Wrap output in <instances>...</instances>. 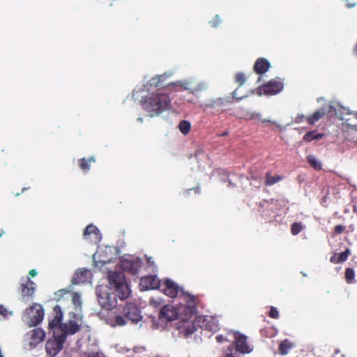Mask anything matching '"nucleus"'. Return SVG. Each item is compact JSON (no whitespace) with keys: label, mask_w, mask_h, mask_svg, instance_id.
<instances>
[{"label":"nucleus","mask_w":357,"mask_h":357,"mask_svg":"<svg viewBox=\"0 0 357 357\" xmlns=\"http://www.w3.org/2000/svg\"><path fill=\"white\" fill-rule=\"evenodd\" d=\"M45 337V331L39 328H34L26 334V338L29 340V344L34 347L43 342Z\"/></svg>","instance_id":"nucleus-10"},{"label":"nucleus","mask_w":357,"mask_h":357,"mask_svg":"<svg viewBox=\"0 0 357 357\" xmlns=\"http://www.w3.org/2000/svg\"><path fill=\"white\" fill-rule=\"evenodd\" d=\"M95 162L96 159L94 157H90L89 158H82L78 160L79 168L85 172H88L90 170L91 163Z\"/></svg>","instance_id":"nucleus-22"},{"label":"nucleus","mask_w":357,"mask_h":357,"mask_svg":"<svg viewBox=\"0 0 357 357\" xmlns=\"http://www.w3.org/2000/svg\"><path fill=\"white\" fill-rule=\"evenodd\" d=\"M123 317L118 315L116 317V323L119 326L126 324V318L132 323H137L142 319L140 310L137 305L132 303H127L123 310Z\"/></svg>","instance_id":"nucleus-3"},{"label":"nucleus","mask_w":357,"mask_h":357,"mask_svg":"<svg viewBox=\"0 0 357 357\" xmlns=\"http://www.w3.org/2000/svg\"><path fill=\"white\" fill-rule=\"evenodd\" d=\"M356 119H357V116H356Z\"/></svg>","instance_id":"nucleus-54"},{"label":"nucleus","mask_w":357,"mask_h":357,"mask_svg":"<svg viewBox=\"0 0 357 357\" xmlns=\"http://www.w3.org/2000/svg\"><path fill=\"white\" fill-rule=\"evenodd\" d=\"M221 22V19L218 15H216L210 22L209 24L213 27H218Z\"/></svg>","instance_id":"nucleus-34"},{"label":"nucleus","mask_w":357,"mask_h":357,"mask_svg":"<svg viewBox=\"0 0 357 357\" xmlns=\"http://www.w3.org/2000/svg\"><path fill=\"white\" fill-rule=\"evenodd\" d=\"M354 54H356V56H357V43H356V46H355V47H354Z\"/></svg>","instance_id":"nucleus-50"},{"label":"nucleus","mask_w":357,"mask_h":357,"mask_svg":"<svg viewBox=\"0 0 357 357\" xmlns=\"http://www.w3.org/2000/svg\"><path fill=\"white\" fill-rule=\"evenodd\" d=\"M160 286V280L156 275H149L140 279L139 287L143 291L158 289Z\"/></svg>","instance_id":"nucleus-8"},{"label":"nucleus","mask_w":357,"mask_h":357,"mask_svg":"<svg viewBox=\"0 0 357 357\" xmlns=\"http://www.w3.org/2000/svg\"><path fill=\"white\" fill-rule=\"evenodd\" d=\"M96 294L98 301L103 308L110 310L115 305V296L109 294L102 287L97 288Z\"/></svg>","instance_id":"nucleus-6"},{"label":"nucleus","mask_w":357,"mask_h":357,"mask_svg":"<svg viewBox=\"0 0 357 357\" xmlns=\"http://www.w3.org/2000/svg\"><path fill=\"white\" fill-rule=\"evenodd\" d=\"M185 329H186V331H185L186 335H191L195 331V326H194L193 324L189 323L188 326L185 328Z\"/></svg>","instance_id":"nucleus-38"},{"label":"nucleus","mask_w":357,"mask_h":357,"mask_svg":"<svg viewBox=\"0 0 357 357\" xmlns=\"http://www.w3.org/2000/svg\"><path fill=\"white\" fill-rule=\"evenodd\" d=\"M54 310L56 312V314L54 318L49 321V328L50 330H54L56 328L58 331H61V325L63 324L61 323L63 314L59 305H56L54 307Z\"/></svg>","instance_id":"nucleus-15"},{"label":"nucleus","mask_w":357,"mask_h":357,"mask_svg":"<svg viewBox=\"0 0 357 357\" xmlns=\"http://www.w3.org/2000/svg\"><path fill=\"white\" fill-rule=\"evenodd\" d=\"M235 350L242 354L250 353L251 351L247 343L246 336L242 335L236 338Z\"/></svg>","instance_id":"nucleus-17"},{"label":"nucleus","mask_w":357,"mask_h":357,"mask_svg":"<svg viewBox=\"0 0 357 357\" xmlns=\"http://www.w3.org/2000/svg\"><path fill=\"white\" fill-rule=\"evenodd\" d=\"M26 324L29 327L38 325L43 319L44 310L43 306L38 303H33L24 312Z\"/></svg>","instance_id":"nucleus-4"},{"label":"nucleus","mask_w":357,"mask_h":357,"mask_svg":"<svg viewBox=\"0 0 357 357\" xmlns=\"http://www.w3.org/2000/svg\"><path fill=\"white\" fill-rule=\"evenodd\" d=\"M181 296L187 303L189 307L195 308L196 307L197 299V296L185 291L182 289H181Z\"/></svg>","instance_id":"nucleus-21"},{"label":"nucleus","mask_w":357,"mask_h":357,"mask_svg":"<svg viewBox=\"0 0 357 357\" xmlns=\"http://www.w3.org/2000/svg\"><path fill=\"white\" fill-rule=\"evenodd\" d=\"M83 236L91 243H97L101 240V234L99 229L92 224L89 225L85 228Z\"/></svg>","instance_id":"nucleus-9"},{"label":"nucleus","mask_w":357,"mask_h":357,"mask_svg":"<svg viewBox=\"0 0 357 357\" xmlns=\"http://www.w3.org/2000/svg\"><path fill=\"white\" fill-rule=\"evenodd\" d=\"M303 229V225L301 222H294L291 225V231L293 235L298 234Z\"/></svg>","instance_id":"nucleus-30"},{"label":"nucleus","mask_w":357,"mask_h":357,"mask_svg":"<svg viewBox=\"0 0 357 357\" xmlns=\"http://www.w3.org/2000/svg\"><path fill=\"white\" fill-rule=\"evenodd\" d=\"M225 104V100L223 98H218L217 100H214L211 102L206 104V107L213 109H218L219 107H222Z\"/></svg>","instance_id":"nucleus-29"},{"label":"nucleus","mask_w":357,"mask_h":357,"mask_svg":"<svg viewBox=\"0 0 357 357\" xmlns=\"http://www.w3.org/2000/svg\"><path fill=\"white\" fill-rule=\"evenodd\" d=\"M306 118H307V116H305L303 114H298L296 116V117L295 119V122L297 123H301L303 122L304 121H306Z\"/></svg>","instance_id":"nucleus-40"},{"label":"nucleus","mask_w":357,"mask_h":357,"mask_svg":"<svg viewBox=\"0 0 357 357\" xmlns=\"http://www.w3.org/2000/svg\"><path fill=\"white\" fill-rule=\"evenodd\" d=\"M294 347V344L289 340H282L279 344V351L282 355L287 354Z\"/></svg>","instance_id":"nucleus-23"},{"label":"nucleus","mask_w":357,"mask_h":357,"mask_svg":"<svg viewBox=\"0 0 357 357\" xmlns=\"http://www.w3.org/2000/svg\"><path fill=\"white\" fill-rule=\"evenodd\" d=\"M283 83L280 78L273 79L260 87L265 95L272 96L280 93L283 89Z\"/></svg>","instance_id":"nucleus-7"},{"label":"nucleus","mask_w":357,"mask_h":357,"mask_svg":"<svg viewBox=\"0 0 357 357\" xmlns=\"http://www.w3.org/2000/svg\"><path fill=\"white\" fill-rule=\"evenodd\" d=\"M327 111L325 108H320L315 111L312 115L306 118L307 123L310 125H314L318 121L324 118L326 114Z\"/></svg>","instance_id":"nucleus-20"},{"label":"nucleus","mask_w":357,"mask_h":357,"mask_svg":"<svg viewBox=\"0 0 357 357\" xmlns=\"http://www.w3.org/2000/svg\"><path fill=\"white\" fill-rule=\"evenodd\" d=\"M347 128L349 130V129H351V130H353L354 131H356L357 132V124L356 123H347Z\"/></svg>","instance_id":"nucleus-42"},{"label":"nucleus","mask_w":357,"mask_h":357,"mask_svg":"<svg viewBox=\"0 0 357 357\" xmlns=\"http://www.w3.org/2000/svg\"><path fill=\"white\" fill-rule=\"evenodd\" d=\"M178 128L181 132L184 135H186L190 131L191 124L189 121L183 120L179 123Z\"/></svg>","instance_id":"nucleus-28"},{"label":"nucleus","mask_w":357,"mask_h":357,"mask_svg":"<svg viewBox=\"0 0 357 357\" xmlns=\"http://www.w3.org/2000/svg\"><path fill=\"white\" fill-rule=\"evenodd\" d=\"M324 134L318 133L316 130L307 132L303 135V139L305 142H310L312 140H319L323 138Z\"/></svg>","instance_id":"nucleus-25"},{"label":"nucleus","mask_w":357,"mask_h":357,"mask_svg":"<svg viewBox=\"0 0 357 357\" xmlns=\"http://www.w3.org/2000/svg\"><path fill=\"white\" fill-rule=\"evenodd\" d=\"M245 76L243 73H238L235 75V81L239 86H242L245 82Z\"/></svg>","instance_id":"nucleus-32"},{"label":"nucleus","mask_w":357,"mask_h":357,"mask_svg":"<svg viewBox=\"0 0 357 357\" xmlns=\"http://www.w3.org/2000/svg\"><path fill=\"white\" fill-rule=\"evenodd\" d=\"M215 340L218 343H222L226 340V338L222 335H218L215 337Z\"/></svg>","instance_id":"nucleus-43"},{"label":"nucleus","mask_w":357,"mask_h":357,"mask_svg":"<svg viewBox=\"0 0 357 357\" xmlns=\"http://www.w3.org/2000/svg\"><path fill=\"white\" fill-rule=\"evenodd\" d=\"M36 291V284L29 278L25 283L21 284V294L24 301H29L32 298Z\"/></svg>","instance_id":"nucleus-12"},{"label":"nucleus","mask_w":357,"mask_h":357,"mask_svg":"<svg viewBox=\"0 0 357 357\" xmlns=\"http://www.w3.org/2000/svg\"><path fill=\"white\" fill-rule=\"evenodd\" d=\"M160 77H161V76H158V77H153V78L152 79V83H151V84H155V86H158V82L160 81Z\"/></svg>","instance_id":"nucleus-45"},{"label":"nucleus","mask_w":357,"mask_h":357,"mask_svg":"<svg viewBox=\"0 0 357 357\" xmlns=\"http://www.w3.org/2000/svg\"><path fill=\"white\" fill-rule=\"evenodd\" d=\"M307 161L310 164V165L313 167L315 170H321V164L319 161L316 158L314 155H309L307 157Z\"/></svg>","instance_id":"nucleus-27"},{"label":"nucleus","mask_w":357,"mask_h":357,"mask_svg":"<svg viewBox=\"0 0 357 357\" xmlns=\"http://www.w3.org/2000/svg\"><path fill=\"white\" fill-rule=\"evenodd\" d=\"M229 98V99H231V98ZM227 102H231V100H227Z\"/></svg>","instance_id":"nucleus-53"},{"label":"nucleus","mask_w":357,"mask_h":357,"mask_svg":"<svg viewBox=\"0 0 357 357\" xmlns=\"http://www.w3.org/2000/svg\"><path fill=\"white\" fill-rule=\"evenodd\" d=\"M228 135V132H225L224 133L222 134V136H226Z\"/></svg>","instance_id":"nucleus-51"},{"label":"nucleus","mask_w":357,"mask_h":357,"mask_svg":"<svg viewBox=\"0 0 357 357\" xmlns=\"http://www.w3.org/2000/svg\"><path fill=\"white\" fill-rule=\"evenodd\" d=\"M345 229V227L341 225H336L334 228V231L336 234H342Z\"/></svg>","instance_id":"nucleus-39"},{"label":"nucleus","mask_w":357,"mask_h":357,"mask_svg":"<svg viewBox=\"0 0 357 357\" xmlns=\"http://www.w3.org/2000/svg\"><path fill=\"white\" fill-rule=\"evenodd\" d=\"M271 65L268 61L264 58H259L254 65V70L256 73L261 75L267 72Z\"/></svg>","instance_id":"nucleus-18"},{"label":"nucleus","mask_w":357,"mask_h":357,"mask_svg":"<svg viewBox=\"0 0 357 357\" xmlns=\"http://www.w3.org/2000/svg\"><path fill=\"white\" fill-rule=\"evenodd\" d=\"M234 349L232 345H230L225 350V356L227 357H236L234 353Z\"/></svg>","instance_id":"nucleus-37"},{"label":"nucleus","mask_w":357,"mask_h":357,"mask_svg":"<svg viewBox=\"0 0 357 357\" xmlns=\"http://www.w3.org/2000/svg\"><path fill=\"white\" fill-rule=\"evenodd\" d=\"M347 8H352L356 6V3L354 0H345Z\"/></svg>","instance_id":"nucleus-41"},{"label":"nucleus","mask_w":357,"mask_h":357,"mask_svg":"<svg viewBox=\"0 0 357 357\" xmlns=\"http://www.w3.org/2000/svg\"><path fill=\"white\" fill-rule=\"evenodd\" d=\"M283 179V176L280 175L272 176L271 172H266L265 174V185L271 186L276 183L281 181Z\"/></svg>","instance_id":"nucleus-24"},{"label":"nucleus","mask_w":357,"mask_h":357,"mask_svg":"<svg viewBox=\"0 0 357 357\" xmlns=\"http://www.w3.org/2000/svg\"><path fill=\"white\" fill-rule=\"evenodd\" d=\"M65 341V335H56V331H54V340H48L45 344L47 354L52 357L56 356L63 349Z\"/></svg>","instance_id":"nucleus-5"},{"label":"nucleus","mask_w":357,"mask_h":357,"mask_svg":"<svg viewBox=\"0 0 357 357\" xmlns=\"http://www.w3.org/2000/svg\"><path fill=\"white\" fill-rule=\"evenodd\" d=\"M231 94H232L231 98L236 99L237 100H240L243 98V96H241V97L238 96L237 90L234 91Z\"/></svg>","instance_id":"nucleus-44"},{"label":"nucleus","mask_w":357,"mask_h":357,"mask_svg":"<svg viewBox=\"0 0 357 357\" xmlns=\"http://www.w3.org/2000/svg\"><path fill=\"white\" fill-rule=\"evenodd\" d=\"M72 301L76 306H80L82 304L80 296L77 292L73 294Z\"/></svg>","instance_id":"nucleus-33"},{"label":"nucleus","mask_w":357,"mask_h":357,"mask_svg":"<svg viewBox=\"0 0 357 357\" xmlns=\"http://www.w3.org/2000/svg\"><path fill=\"white\" fill-rule=\"evenodd\" d=\"M268 316L273 319H278L279 317V312L277 308L274 307H271Z\"/></svg>","instance_id":"nucleus-35"},{"label":"nucleus","mask_w":357,"mask_h":357,"mask_svg":"<svg viewBox=\"0 0 357 357\" xmlns=\"http://www.w3.org/2000/svg\"><path fill=\"white\" fill-rule=\"evenodd\" d=\"M177 318L178 313L172 306L165 305L160 311L159 319L160 320L173 321Z\"/></svg>","instance_id":"nucleus-13"},{"label":"nucleus","mask_w":357,"mask_h":357,"mask_svg":"<svg viewBox=\"0 0 357 357\" xmlns=\"http://www.w3.org/2000/svg\"><path fill=\"white\" fill-rule=\"evenodd\" d=\"M141 262L139 261L126 260L123 262L124 270L128 271L132 275L138 273L141 268Z\"/></svg>","instance_id":"nucleus-19"},{"label":"nucleus","mask_w":357,"mask_h":357,"mask_svg":"<svg viewBox=\"0 0 357 357\" xmlns=\"http://www.w3.org/2000/svg\"><path fill=\"white\" fill-rule=\"evenodd\" d=\"M29 274L31 277H35L37 275V271L35 269H32L29 271Z\"/></svg>","instance_id":"nucleus-47"},{"label":"nucleus","mask_w":357,"mask_h":357,"mask_svg":"<svg viewBox=\"0 0 357 357\" xmlns=\"http://www.w3.org/2000/svg\"><path fill=\"white\" fill-rule=\"evenodd\" d=\"M80 330V325H79L75 321H70L68 323L61 325L60 335H65V340L68 335H73Z\"/></svg>","instance_id":"nucleus-14"},{"label":"nucleus","mask_w":357,"mask_h":357,"mask_svg":"<svg viewBox=\"0 0 357 357\" xmlns=\"http://www.w3.org/2000/svg\"><path fill=\"white\" fill-rule=\"evenodd\" d=\"M354 271L351 268H347L345 270V279L348 283H351L354 279Z\"/></svg>","instance_id":"nucleus-31"},{"label":"nucleus","mask_w":357,"mask_h":357,"mask_svg":"<svg viewBox=\"0 0 357 357\" xmlns=\"http://www.w3.org/2000/svg\"><path fill=\"white\" fill-rule=\"evenodd\" d=\"M91 273L88 269H78L72 280L73 284L86 282L91 277Z\"/></svg>","instance_id":"nucleus-16"},{"label":"nucleus","mask_w":357,"mask_h":357,"mask_svg":"<svg viewBox=\"0 0 357 357\" xmlns=\"http://www.w3.org/2000/svg\"><path fill=\"white\" fill-rule=\"evenodd\" d=\"M349 251L347 249L344 252H342L337 255H334L331 257V262L333 264H339L345 261L349 256Z\"/></svg>","instance_id":"nucleus-26"},{"label":"nucleus","mask_w":357,"mask_h":357,"mask_svg":"<svg viewBox=\"0 0 357 357\" xmlns=\"http://www.w3.org/2000/svg\"><path fill=\"white\" fill-rule=\"evenodd\" d=\"M87 357H99V355L97 352H89L86 354Z\"/></svg>","instance_id":"nucleus-46"},{"label":"nucleus","mask_w":357,"mask_h":357,"mask_svg":"<svg viewBox=\"0 0 357 357\" xmlns=\"http://www.w3.org/2000/svg\"><path fill=\"white\" fill-rule=\"evenodd\" d=\"M194 190H195V192H197V193H200V192H201L200 188L199 187L195 188Z\"/></svg>","instance_id":"nucleus-49"},{"label":"nucleus","mask_w":357,"mask_h":357,"mask_svg":"<svg viewBox=\"0 0 357 357\" xmlns=\"http://www.w3.org/2000/svg\"><path fill=\"white\" fill-rule=\"evenodd\" d=\"M142 107L150 116L153 117L169 109L171 100L165 93H153L143 97L141 100Z\"/></svg>","instance_id":"nucleus-1"},{"label":"nucleus","mask_w":357,"mask_h":357,"mask_svg":"<svg viewBox=\"0 0 357 357\" xmlns=\"http://www.w3.org/2000/svg\"><path fill=\"white\" fill-rule=\"evenodd\" d=\"M162 291L164 294L170 298H175L181 293V289L176 283L170 279L165 280Z\"/></svg>","instance_id":"nucleus-11"},{"label":"nucleus","mask_w":357,"mask_h":357,"mask_svg":"<svg viewBox=\"0 0 357 357\" xmlns=\"http://www.w3.org/2000/svg\"><path fill=\"white\" fill-rule=\"evenodd\" d=\"M8 315H12V312H9L3 305H0V316L6 318Z\"/></svg>","instance_id":"nucleus-36"},{"label":"nucleus","mask_w":357,"mask_h":357,"mask_svg":"<svg viewBox=\"0 0 357 357\" xmlns=\"http://www.w3.org/2000/svg\"><path fill=\"white\" fill-rule=\"evenodd\" d=\"M59 292L61 293V294L63 293H65V291L64 290H60Z\"/></svg>","instance_id":"nucleus-52"},{"label":"nucleus","mask_w":357,"mask_h":357,"mask_svg":"<svg viewBox=\"0 0 357 357\" xmlns=\"http://www.w3.org/2000/svg\"><path fill=\"white\" fill-rule=\"evenodd\" d=\"M262 121L263 122L270 123H272V124H275V122L272 121V120H271V119H264L262 120Z\"/></svg>","instance_id":"nucleus-48"},{"label":"nucleus","mask_w":357,"mask_h":357,"mask_svg":"<svg viewBox=\"0 0 357 357\" xmlns=\"http://www.w3.org/2000/svg\"><path fill=\"white\" fill-rule=\"evenodd\" d=\"M109 283L112 288L115 290L116 296L121 300L127 298L130 290L128 284L126 282L125 276L123 273L114 272L109 275Z\"/></svg>","instance_id":"nucleus-2"}]
</instances>
